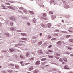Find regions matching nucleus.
Masks as SVG:
<instances>
[{
	"label": "nucleus",
	"mask_w": 73,
	"mask_h": 73,
	"mask_svg": "<svg viewBox=\"0 0 73 73\" xmlns=\"http://www.w3.org/2000/svg\"><path fill=\"white\" fill-rule=\"evenodd\" d=\"M33 20L34 22V23H36V19L34 18L33 19Z\"/></svg>",
	"instance_id": "obj_25"
},
{
	"label": "nucleus",
	"mask_w": 73,
	"mask_h": 73,
	"mask_svg": "<svg viewBox=\"0 0 73 73\" xmlns=\"http://www.w3.org/2000/svg\"><path fill=\"white\" fill-rule=\"evenodd\" d=\"M20 42H24V41H20Z\"/></svg>",
	"instance_id": "obj_58"
},
{
	"label": "nucleus",
	"mask_w": 73,
	"mask_h": 73,
	"mask_svg": "<svg viewBox=\"0 0 73 73\" xmlns=\"http://www.w3.org/2000/svg\"><path fill=\"white\" fill-rule=\"evenodd\" d=\"M11 65H12L13 66H14V65L12 64H10Z\"/></svg>",
	"instance_id": "obj_49"
},
{
	"label": "nucleus",
	"mask_w": 73,
	"mask_h": 73,
	"mask_svg": "<svg viewBox=\"0 0 73 73\" xmlns=\"http://www.w3.org/2000/svg\"><path fill=\"white\" fill-rule=\"evenodd\" d=\"M33 59H34L33 58H30L29 59V61H31V60H33Z\"/></svg>",
	"instance_id": "obj_27"
},
{
	"label": "nucleus",
	"mask_w": 73,
	"mask_h": 73,
	"mask_svg": "<svg viewBox=\"0 0 73 73\" xmlns=\"http://www.w3.org/2000/svg\"><path fill=\"white\" fill-rule=\"evenodd\" d=\"M10 19L11 20L15 21L16 20V18L13 16H11L10 17Z\"/></svg>",
	"instance_id": "obj_3"
},
{
	"label": "nucleus",
	"mask_w": 73,
	"mask_h": 73,
	"mask_svg": "<svg viewBox=\"0 0 73 73\" xmlns=\"http://www.w3.org/2000/svg\"><path fill=\"white\" fill-rule=\"evenodd\" d=\"M48 57L49 58H53V56H49L48 55Z\"/></svg>",
	"instance_id": "obj_20"
},
{
	"label": "nucleus",
	"mask_w": 73,
	"mask_h": 73,
	"mask_svg": "<svg viewBox=\"0 0 73 73\" xmlns=\"http://www.w3.org/2000/svg\"><path fill=\"white\" fill-rule=\"evenodd\" d=\"M45 45H48V43L47 42H46L45 44Z\"/></svg>",
	"instance_id": "obj_40"
},
{
	"label": "nucleus",
	"mask_w": 73,
	"mask_h": 73,
	"mask_svg": "<svg viewBox=\"0 0 73 73\" xmlns=\"http://www.w3.org/2000/svg\"><path fill=\"white\" fill-rule=\"evenodd\" d=\"M64 69H69V68H68V66L66 65L64 67Z\"/></svg>",
	"instance_id": "obj_12"
},
{
	"label": "nucleus",
	"mask_w": 73,
	"mask_h": 73,
	"mask_svg": "<svg viewBox=\"0 0 73 73\" xmlns=\"http://www.w3.org/2000/svg\"><path fill=\"white\" fill-rule=\"evenodd\" d=\"M51 27V24L50 23H48L47 25V27H48V28H50Z\"/></svg>",
	"instance_id": "obj_10"
},
{
	"label": "nucleus",
	"mask_w": 73,
	"mask_h": 73,
	"mask_svg": "<svg viewBox=\"0 0 73 73\" xmlns=\"http://www.w3.org/2000/svg\"><path fill=\"white\" fill-rule=\"evenodd\" d=\"M46 46H47V45H46Z\"/></svg>",
	"instance_id": "obj_64"
},
{
	"label": "nucleus",
	"mask_w": 73,
	"mask_h": 73,
	"mask_svg": "<svg viewBox=\"0 0 73 73\" xmlns=\"http://www.w3.org/2000/svg\"><path fill=\"white\" fill-rule=\"evenodd\" d=\"M28 25H30V23H27Z\"/></svg>",
	"instance_id": "obj_42"
},
{
	"label": "nucleus",
	"mask_w": 73,
	"mask_h": 73,
	"mask_svg": "<svg viewBox=\"0 0 73 73\" xmlns=\"http://www.w3.org/2000/svg\"><path fill=\"white\" fill-rule=\"evenodd\" d=\"M42 41H40L39 43H38V44L40 45L41 44H42Z\"/></svg>",
	"instance_id": "obj_23"
},
{
	"label": "nucleus",
	"mask_w": 73,
	"mask_h": 73,
	"mask_svg": "<svg viewBox=\"0 0 73 73\" xmlns=\"http://www.w3.org/2000/svg\"><path fill=\"white\" fill-rule=\"evenodd\" d=\"M54 36H58V34L57 33H55V34H54Z\"/></svg>",
	"instance_id": "obj_28"
},
{
	"label": "nucleus",
	"mask_w": 73,
	"mask_h": 73,
	"mask_svg": "<svg viewBox=\"0 0 73 73\" xmlns=\"http://www.w3.org/2000/svg\"><path fill=\"white\" fill-rule=\"evenodd\" d=\"M70 56H73V55L72 54H71V55H70Z\"/></svg>",
	"instance_id": "obj_57"
},
{
	"label": "nucleus",
	"mask_w": 73,
	"mask_h": 73,
	"mask_svg": "<svg viewBox=\"0 0 73 73\" xmlns=\"http://www.w3.org/2000/svg\"><path fill=\"white\" fill-rule=\"evenodd\" d=\"M30 13L31 14V15H33V14H34V13L31 11H30Z\"/></svg>",
	"instance_id": "obj_22"
},
{
	"label": "nucleus",
	"mask_w": 73,
	"mask_h": 73,
	"mask_svg": "<svg viewBox=\"0 0 73 73\" xmlns=\"http://www.w3.org/2000/svg\"><path fill=\"white\" fill-rule=\"evenodd\" d=\"M62 22L64 23V20H62Z\"/></svg>",
	"instance_id": "obj_53"
},
{
	"label": "nucleus",
	"mask_w": 73,
	"mask_h": 73,
	"mask_svg": "<svg viewBox=\"0 0 73 73\" xmlns=\"http://www.w3.org/2000/svg\"><path fill=\"white\" fill-rule=\"evenodd\" d=\"M52 46V45H50L49 46H48L49 48H51Z\"/></svg>",
	"instance_id": "obj_39"
},
{
	"label": "nucleus",
	"mask_w": 73,
	"mask_h": 73,
	"mask_svg": "<svg viewBox=\"0 0 73 73\" xmlns=\"http://www.w3.org/2000/svg\"><path fill=\"white\" fill-rule=\"evenodd\" d=\"M21 40H23L24 41H26L27 40V38H21Z\"/></svg>",
	"instance_id": "obj_16"
},
{
	"label": "nucleus",
	"mask_w": 73,
	"mask_h": 73,
	"mask_svg": "<svg viewBox=\"0 0 73 73\" xmlns=\"http://www.w3.org/2000/svg\"><path fill=\"white\" fill-rule=\"evenodd\" d=\"M21 34L22 36H27V34L25 33H21Z\"/></svg>",
	"instance_id": "obj_14"
},
{
	"label": "nucleus",
	"mask_w": 73,
	"mask_h": 73,
	"mask_svg": "<svg viewBox=\"0 0 73 73\" xmlns=\"http://www.w3.org/2000/svg\"><path fill=\"white\" fill-rule=\"evenodd\" d=\"M55 32H59V30H55Z\"/></svg>",
	"instance_id": "obj_34"
},
{
	"label": "nucleus",
	"mask_w": 73,
	"mask_h": 73,
	"mask_svg": "<svg viewBox=\"0 0 73 73\" xmlns=\"http://www.w3.org/2000/svg\"><path fill=\"white\" fill-rule=\"evenodd\" d=\"M15 68L16 69H19V66L17 65H16L15 66Z\"/></svg>",
	"instance_id": "obj_24"
},
{
	"label": "nucleus",
	"mask_w": 73,
	"mask_h": 73,
	"mask_svg": "<svg viewBox=\"0 0 73 73\" xmlns=\"http://www.w3.org/2000/svg\"><path fill=\"white\" fill-rule=\"evenodd\" d=\"M3 9H6V8H4V7H3Z\"/></svg>",
	"instance_id": "obj_54"
},
{
	"label": "nucleus",
	"mask_w": 73,
	"mask_h": 73,
	"mask_svg": "<svg viewBox=\"0 0 73 73\" xmlns=\"http://www.w3.org/2000/svg\"><path fill=\"white\" fill-rule=\"evenodd\" d=\"M69 41L70 42H72V43H73V40L72 39H70L69 40Z\"/></svg>",
	"instance_id": "obj_15"
},
{
	"label": "nucleus",
	"mask_w": 73,
	"mask_h": 73,
	"mask_svg": "<svg viewBox=\"0 0 73 73\" xmlns=\"http://www.w3.org/2000/svg\"><path fill=\"white\" fill-rule=\"evenodd\" d=\"M40 64V61H37L35 64V65H39Z\"/></svg>",
	"instance_id": "obj_9"
},
{
	"label": "nucleus",
	"mask_w": 73,
	"mask_h": 73,
	"mask_svg": "<svg viewBox=\"0 0 73 73\" xmlns=\"http://www.w3.org/2000/svg\"><path fill=\"white\" fill-rule=\"evenodd\" d=\"M23 12L25 13H27V11L26 10H24L23 11Z\"/></svg>",
	"instance_id": "obj_26"
},
{
	"label": "nucleus",
	"mask_w": 73,
	"mask_h": 73,
	"mask_svg": "<svg viewBox=\"0 0 73 73\" xmlns=\"http://www.w3.org/2000/svg\"><path fill=\"white\" fill-rule=\"evenodd\" d=\"M41 25L42 27H43L45 28V25L41 24Z\"/></svg>",
	"instance_id": "obj_29"
},
{
	"label": "nucleus",
	"mask_w": 73,
	"mask_h": 73,
	"mask_svg": "<svg viewBox=\"0 0 73 73\" xmlns=\"http://www.w3.org/2000/svg\"><path fill=\"white\" fill-rule=\"evenodd\" d=\"M55 58H57V59H59V58H57V57H55Z\"/></svg>",
	"instance_id": "obj_52"
},
{
	"label": "nucleus",
	"mask_w": 73,
	"mask_h": 73,
	"mask_svg": "<svg viewBox=\"0 0 73 73\" xmlns=\"http://www.w3.org/2000/svg\"><path fill=\"white\" fill-rule=\"evenodd\" d=\"M42 33H40V36H42Z\"/></svg>",
	"instance_id": "obj_47"
},
{
	"label": "nucleus",
	"mask_w": 73,
	"mask_h": 73,
	"mask_svg": "<svg viewBox=\"0 0 73 73\" xmlns=\"http://www.w3.org/2000/svg\"><path fill=\"white\" fill-rule=\"evenodd\" d=\"M58 72L59 73H61V71H58Z\"/></svg>",
	"instance_id": "obj_55"
},
{
	"label": "nucleus",
	"mask_w": 73,
	"mask_h": 73,
	"mask_svg": "<svg viewBox=\"0 0 73 73\" xmlns=\"http://www.w3.org/2000/svg\"><path fill=\"white\" fill-rule=\"evenodd\" d=\"M47 15L46 13H43V17H41V19H43V20H46V18H45V17H46Z\"/></svg>",
	"instance_id": "obj_1"
},
{
	"label": "nucleus",
	"mask_w": 73,
	"mask_h": 73,
	"mask_svg": "<svg viewBox=\"0 0 73 73\" xmlns=\"http://www.w3.org/2000/svg\"><path fill=\"white\" fill-rule=\"evenodd\" d=\"M48 52H53V51H52V50H48Z\"/></svg>",
	"instance_id": "obj_35"
},
{
	"label": "nucleus",
	"mask_w": 73,
	"mask_h": 73,
	"mask_svg": "<svg viewBox=\"0 0 73 73\" xmlns=\"http://www.w3.org/2000/svg\"><path fill=\"white\" fill-rule=\"evenodd\" d=\"M46 58H43L41 59V60L42 61H46Z\"/></svg>",
	"instance_id": "obj_17"
},
{
	"label": "nucleus",
	"mask_w": 73,
	"mask_h": 73,
	"mask_svg": "<svg viewBox=\"0 0 73 73\" xmlns=\"http://www.w3.org/2000/svg\"><path fill=\"white\" fill-rule=\"evenodd\" d=\"M57 44L58 46H60L61 45V41H59L57 42Z\"/></svg>",
	"instance_id": "obj_5"
},
{
	"label": "nucleus",
	"mask_w": 73,
	"mask_h": 73,
	"mask_svg": "<svg viewBox=\"0 0 73 73\" xmlns=\"http://www.w3.org/2000/svg\"><path fill=\"white\" fill-rule=\"evenodd\" d=\"M20 63L21 64H23V61L20 62Z\"/></svg>",
	"instance_id": "obj_45"
},
{
	"label": "nucleus",
	"mask_w": 73,
	"mask_h": 73,
	"mask_svg": "<svg viewBox=\"0 0 73 73\" xmlns=\"http://www.w3.org/2000/svg\"><path fill=\"white\" fill-rule=\"evenodd\" d=\"M66 53L68 54H69V53L68 52H66Z\"/></svg>",
	"instance_id": "obj_50"
},
{
	"label": "nucleus",
	"mask_w": 73,
	"mask_h": 73,
	"mask_svg": "<svg viewBox=\"0 0 73 73\" xmlns=\"http://www.w3.org/2000/svg\"><path fill=\"white\" fill-rule=\"evenodd\" d=\"M20 57L21 58H23V59L25 58V57H24L22 55H21L20 56Z\"/></svg>",
	"instance_id": "obj_19"
},
{
	"label": "nucleus",
	"mask_w": 73,
	"mask_h": 73,
	"mask_svg": "<svg viewBox=\"0 0 73 73\" xmlns=\"http://www.w3.org/2000/svg\"><path fill=\"white\" fill-rule=\"evenodd\" d=\"M30 56H31V55L30 54V52H28L26 53V57H30Z\"/></svg>",
	"instance_id": "obj_2"
},
{
	"label": "nucleus",
	"mask_w": 73,
	"mask_h": 73,
	"mask_svg": "<svg viewBox=\"0 0 73 73\" xmlns=\"http://www.w3.org/2000/svg\"><path fill=\"white\" fill-rule=\"evenodd\" d=\"M55 16L54 15L53 16Z\"/></svg>",
	"instance_id": "obj_61"
},
{
	"label": "nucleus",
	"mask_w": 73,
	"mask_h": 73,
	"mask_svg": "<svg viewBox=\"0 0 73 73\" xmlns=\"http://www.w3.org/2000/svg\"><path fill=\"white\" fill-rule=\"evenodd\" d=\"M5 4L7 5H10V4L7 3H5Z\"/></svg>",
	"instance_id": "obj_41"
},
{
	"label": "nucleus",
	"mask_w": 73,
	"mask_h": 73,
	"mask_svg": "<svg viewBox=\"0 0 73 73\" xmlns=\"http://www.w3.org/2000/svg\"><path fill=\"white\" fill-rule=\"evenodd\" d=\"M62 33H66V32L64 31H62Z\"/></svg>",
	"instance_id": "obj_46"
},
{
	"label": "nucleus",
	"mask_w": 73,
	"mask_h": 73,
	"mask_svg": "<svg viewBox=\"0 0 73 73\" xmlns=\"http://www.w3.org/2000/svg\"><path fill=\"white\" fill-rule=\"evenodd\" d=\"M46 54H49V52H46Z\"/></svg>",
	"instance_id": "obj_44"
},
{
	"label": "nucleus",
	"mask_w": 73,
	"mask_h": 73,
	"mask_svg": "<svg viewBox=\"0 0 73 73\" xmlns=\"http://www.w3.org/2000/svg\"><path fill=\"white\" fill-rule=\"evenodd\" d=\"M33 66H31L29 68L28 70L29 71H31L32 70H33Z\"/></svg>",
	"instance_id": "obj_6"
},
{
	"label": "nucleus",
	"mask_w": 73,
	"mask_h": 73,
	"mask_svg": "<svg viewBox=\"0 0 73 73\" xmlns=\"http://www.w3.org/2000/svg\"><path fill=\"white\" fill-rule=\"evenodd\" d=\"M0 68H1V66H0Z\"/></svg>",
	"instance_id": "obj_60"
},
{
	"label": "nucleus",
	"mask_w": 73,
	"mask_h": 73,
	"mask_svg": "<svg viewBox=\"0 0 73 73\" xmlns=\"http://www.w3.org/2000/svg\"><path fill=\"white\" fill-rule=\"evenodd\" d=\"M38 53L39 54H43V52H42V51L41 50H39L38 51Z\"/></svg>",
	"instance_id": "obj_7"
},
{
	"label": "nucleus",
	"mask_w": 73,
	"mask_h": 73,
	"mask_svg": "<svg viewBox=\"0 0 73 73\" xmlns=\"http://www.w3.org/2000/svg\"><path fill=\"white\" fill-rule=\"evenodd\" d=\"M32 54H33V55H35V53L34 52H32Z\"/></svg>",
	"instance_id": "obj_51"
},
{
	"label": "nucleus",
	"mask_w": 73,
	"mask_h": 73,
	"mask_svg": "<svg viewBox=\"0 0 73 73\" xmlns=\"http://www.w3.org/2000/svg\"><path fill=\"white\" fill-rule=\"evenodd\" d=\"M54 18H56V17H54Z\"/></svg>",
	"instance_id": "obj_63"
},
{
	"label": "nucleus",
	"mask_w": 73,
	"mask_h": 73,
	"mask_svg": "<svg viewBox=\"0 0 73 73\" xmlns=\"http://www.w3.org/2000/svg\"><path fill=\"white\" fill-rule=\"evenodd\" d=\"M68 31L70 32H73L72 31H70V30H68Z\"/></svg>",
	"instance_id": "obj_48"
},
{
	"label": "nucleus",
	"mask_w": 73,
	"mask_h": 73,
	"mask_svg": "<svg viewBox=\"0 0 73 73\" xmlns=\"http://www.w3.org/2000/svg\"><path fill=\"white\" fill-rule=\"evenodd\" d=\"M63 59L64 60V61H65L66 62H67V59L66 58L64 57L63 58Z\"/></svg>",
	"instance_id": "obj_13"
},
{
	"label": "nucleus",
	"mask_w": 73,
	"mask_h": 73,
	"mask_svg": "<svg viewBox=\"0 0 73 73\" xmlns=\"http://www.w3.org/2000/svg\"><path fill=\"white\" fill-rule=\"evenodd\" d=\"M1 16V15H0V16Z\"/></svg>",
	"instance_id": "obj_62"
},
{
	"label": "nucleus",
	"mask_w": 73,
	"mask_h": 73,
	"mask_svg": "<svg viewBox=\"0 0 73 73\" xmlns=\"http://www.w3.org/2000/svg\"><path fill=\"white\" fill-rule=\"evenodd\" d=\"M20 9H21V10H23L24 9V8L23 7H21L19 8Z\"/></svg>",
	"instance_id": "obj_36"
},
{
	"label": "nucleus",
	"mask_w": 73,
	"mask_h": 73,
	"mask_svg": "<svg viewBox=\"0 0 73 73\" xmlns=\"http://www.w3.org/2000/svg\"><path fill=\"white\" fill-rule=\"evenodd\" d=\"M7 8H9L10 9H12L13 10H15V9L14 8V7H12V6H7Z\"/></svg>",
	"instance_id": "obj_4"
},
{
	"label": "nucleus",
	"mask_w": 73,
	"mask_h": 73,
	"mask_svg": "<svg viewBox=\"0 0 73 73\" xmlns=\"http://www.w3.org/2000/svg\"><path fill=\"white\" fill-rule=\"evenodd\" d=\"M17 32H21V31L18 30L17 31Z\"/></svg>",
	"instance_id": "obj_37"
},
{
	"label": "nucleus",
	"mask_w": 73,
	"mask_h": 73,
	"mask_svg": "<svg viewBox=\"0 0 73 73\" xmlns=\"http://www.w3.org/2000/svg\"><path fill=\"white\" fill-rule=\"evenodd\" d=\"M69 49H70V50H71V49H72L70 47H68Z\"/></svg>",
	"instance_id": "obj_38"
},
{
	"label": "nucleus",
	"mask_w": 73,
	"mask_h": 73,
	"mask_svg": "<svg viewBox=\"0 0 73 73\" xmlns=\"http://www.w3.org/2000/svg\"><path fill=\"white\" fill-rule=\"evenodd\" d=\"M30 64V63H27L26 64L27 65H28V64Z\"/></svg>",
	"instance_id": "obj_56"
},
{
	"label": "nucleus",
	"mask_w": 73,
	"mask_h": 73,
	"mask_svg": "<svg viewBox=\"0 0 73 73\" xmlns=\"http://www.w3.org/2000/svg\"><path fill=\"white\" fill-rule=\"evenodd\" d=\"M13 24V22L10 23V25L11 26H12Z\"/></svg>",
	"instance_id": "obj_33"
},
{
	"label": "nucleus",
	"mask_w": 73,
	"mask_h": 73,
	"mask_svg": "<svg viewBox=\"0 0 73 73\" xmlns=\"http://www.w3.org/2000/svg\"><path fill=\"white\" fill-rule=\"evenodd\" d=\"M70 37H71V35H68L66 37V38H69Z\"/></svg>",
	"instance_id": "obj_30"
},
{
	"label": "nucleus",
	"mask_w": 73,
	"mask_h": 73,
	"mask_svg": "<svg viewBox=\"0 0 73 73\" xmlns=\"http://www.w3.org/2000/svg\"><path fill=\"white\" fill-rule=\"evenodd\" d=\"M51 36L50 35H49L48 36V39H49V40H50V38H51Z\"/></svg>",
	"instance_id": "obj_21"
},
{
	"label": "nucleus",
	"mask_w": 73,
	"mask_h": 73,
	"mask_svg": "<svg viewBox=\"0 0 73 73\" xmlns=\"http://www.w3.org/2000/svg\"><path fill=\"white\" fill-rule=\"evenodd\" d=\"M49 13H50V14H53V12L52 11H50L49 12Z\"/></svg>",
	"instance_id": "obj_32"
},
{
	"label": "nucleus",
	"mask_w": 73,
	"mask_h": 73,
	"mask_svg": "<svg viewBox=\"0 0 73 73\" xmlns=\"http://www.w3.org/2000/svg\"><path fill=\"white\" fill-rule=\"evenodd\" d=\"M65 63L64 62H62V64H64Z\"/></svg>",
	"instance_id": "obj_59"
},
{
	"label": "nucleus",
	"mask_w": 73,
	"mask_h": 73,
	"mask_svg": "<svg viewBox=\"0 0 73 73\" xmlns=\"http://www.w3.org/2000/svg\"><path fill=\"white\" fill-rule=\"evenodd\" d=\"M59 61H61V62L63 61V60H62V59H60L59 60Z\"/></svg>",
	"instance_id": "obj_43"
},
{
	"label": "nucleus",
	"mask_w": 73,
	"mask_h": 73,
	"mask_svg": "<svg viewBox=\"0 0 73 73\" xmlns=\"http://www.w3.org/2000/svg\"><path fill=\"white\" fill-rule=\"evenodd\" d=\"M56 56H60V55L58 53H57L56 54Z\"/></svg>",
	"instance_id": "obj_31"
},
{
	"label": "nucleus",
	"mask_w": 73,
	"mask_h": 73,
	"mask_svg": "<svg viewBox=\"0 0 73 73\" xmlns=\"http://www.w3.org/2000/svg\"><path fill=\"white\" fill-rule=\"evenodd\" d=\"M5 35L7 37H9V34L8 33H5Z\"/></svg>",
	"instance_id": "obj_11"
},
{
	"label": "nucleus",
	"mask_w": 73,
	"mask_h": 73,
	"mask_svg": "<svg viewBox=\"0 0 73 73\" xmlns=\"http://www.w3.org/2000/svg\"><path fill=\"white\" fill-rule=\"evenodd\" d=\"M38 72H39V70H35L34 71V73H37Z\"/></svg>",
	"instance_id": "obj_8"
},
{
	"label": "nucleus",
	"mask_w": 73,
	"mask_h": 73,
	"mask_svg": "<svg viewBox=\"0 0 73 73\" xmlns=\"http://www.w3.org/2000/svg\"><path fill=\"white\" fill-rule=\"evenodd\" d=\"M9 50L10 51V52H13L14 51V50L13 49H9Z\"/></svg>",
	"instance_id": "obj_18"
}]
</instances>
